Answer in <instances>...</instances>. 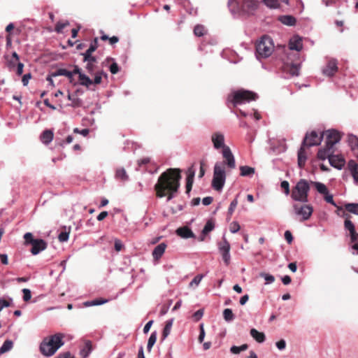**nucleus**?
<instances>
[{
  "label": "nucleus",
  "instance_id": "f3484780",
  "mask_svg": "<svg viewBox=\"0 0 358 358\" xmlns=\"http://www.w3.org/2000/svg\"><path fill=\"white\" fill-rule=\"evenodd\" d=\"M348 169L353 178L354 182L358 185V164L354 160H350L348 163Z\"/></svg>",
  "mask_w": 358,
  "mask_h": 358
},
{
  "label": "nucleus",
  "instance_id": "5701e85b",
  "mask_svg": "<svg viewBox=\"0 0 358 358\" xmlns=\"http://www.w3.org/2000/svg\"><path fill=\"white\" fill-rule=\"evenodd\" d=\"M250 336L258 343H262L265 341L266 336L263 332L258 331L256 329H250Z\"/></svg>",
  "mask_w": 358,
  "mask_h": 358
},
{
  "label": "nucleus",
  "instance_id": "2f4dec72",
  "mask_svg": "<svg viewBox=\"0 0 358 358\" xmlns=\"http://www.w3.org/2000/svg\"><path fill=\"white\" fill-rule=\"evenodd\" d=\"M68 99L71 101V103L69 104V106H71L73 108H78L81 106L82 105V100L81 99L71 95L69 92L68 94Z\"/></svg>",
  "mask_w": 358,
  "mask_h": 358
},
{
  "label": "nucleus",
  "instance_id": "b1692460",
  "mask_svg": "<svg viewBox=\"0 0 358 358\" xmlns=\"http://www.w3.org/2000/svg\"><path fill=\"white\" fill-rule=\"evenodd\" d=\"M54 134L51 130H45L41 135V141L43 143L48 145L53 139Z\"/></svg>",
  "mask_w": 358,
  "mask_h": 358
},
{
  "label": "nucleus",
  "instance_id": "c9c22d12",
  "mask_svg": "<svg viewBox=\"0 0 358 358\" xmlns=\"http://www.w3.org/2000/svg\"><path fill=\"white\" fill-rule=\"evenodd\" d=\"M79 82L80 84L83 86L90 87V86L93 84L92 80L85 73L80 74L79 76Z\"/></svg>",
  "mask_w": 358,
  "mask_h": 358
},
{
  "label": "nucleus",
  "instance_id": "13d9d810",
  "mask_svg": "<svg viewBox=\"0 0 358 358\" xmlns=\"http://www.w3.org/2000/svg\"><path fill=\"white\" fill-rule=\"evenodd\" d=\"M323 196H324V199L327 203H329L334 206H337V204L334 201L333 195L329 194V192H328L327 194H324Z\"/></svg>",
  "mask_w": 358,
  "mask_h": 358
},
{
  "label": "nucleus",
  "instance_id": "393cba45",
  "mask_svg": "<svg viewBox=\"0 0 358 358\" xmlns=\"http://www.w3.org/2000/svg\"><path fill=\"white\" fill-rule=\"evenodd\" d=\"M278 20L283 24L287 26H294L296 24V18L292 15H281L278 17Z\"/></svg>",
  "mask_w": 358,
  "mask_h": 358
},
{
  "label": "nucleus",
  "instance_id": "2eb2a0df",
  "mask_svg": "<svg viewBox=\"0 0 358 358\" xmlns=\"http://www.w3.org/2000/svg\"><path fill=\"white\" fill-rule=\"evenodd\" d=\"M211 140L213 143V146L215 149L222 148L224 147H227L224 145V136L220 132H216L213 134L211 136Z\"/></svg>",
  "mask_w": 358,
  "mask_h": 358
},
{
  "label": "nucleus",
  "instance_id": "aec40b11",
  "mask_svg": "<svg viewBox=\"0 0 358 358\" xmlns=\"http://www.w3.org/2000/svg\"><path fill=\"white\" fill-rule=\"evenodd\" d=\"M195 175V171L193 167H190L188 169L187 172V183H186V193L189 194L192 189L194 177Z\"/></svg>",
  "mask_w": 358,
  "mask_h": 358
},
{
  "label": "nucleus",
  "instance_id": "052dcab7",
  "mask_svg": "<svg viewBox=\"0 0 358 358\" xmlns=\"http://www.w3.org/2000/svg\"><path fill=\"white\" fill-rule=\"evenodd\" d=\"M203 315V310L199 309L193 314L192 317L194 321L198 322L199 320H200L202 318Z\"/></svg>",
  "mask_w": 358,
  "mask_h": 358
},
{
  "label": "nucleus",
  "instance_id": "e2e57ef3",
  "mask_svg": "<svg viewBox=\"0 0 358 358\" xmlns=\"http://www.w3.org/2000/svg\"><path fill=\"white\" fill-rule=\"evenodd\" d=\"M280 187L284 189L285 194L286 195L289 194L290 189H289V184L287 180H284L281 182Z\"/></svg>",
  "mask_w": 358,
  "mask_h": 358
},
{
  "label": "nucleus",
  "instance_id": "39448f33",
  "mask_svg": "<svg viewBox=\"0 0 358 358\" xmlns=\"http://www.w3.org/2000/svg\"><path fill=\"white\" fill-rule=\"evenodd\" d=\"M225 181L226 171L224 163L217 162L214 166L212 187L215 190L220 192L224 187Z\"/></svg>",
  "mask_w": 358,
  "mask_h": 358
},
{
  "label": "nucleus",
  "instance_id": "c03bdc74",
  "mask_svg": "<svg viewBox=\"0 0 358 358\" xmlns=\"http://www.w3.org/2000/svg\"><path fill=\"white\" fill-rule=\"evenodd\" d=\"M194 34L197 36H203L206 34L205 27L201 24L196 25L194 29Z\"/></svg>",
  "mask_w": 358,
  "mask_h": 358
},
{
  "label": "nucleus",
  "instance_id": "1a4fd4ad",
  "mask_svg": "<svg viewBox=\"0 0 358 358\" xmlns=\"http://www.w3.org/2000/svg\"><path fill=\"white\" fill-rule=\"evenodd\" d=\"M324 134L319 135L316 131H312L306 133L303 141V145L312 147L320 144Z\"/></svg>",
  "mask_w": 358,
  "mask_h": 358
},
{
  "label": "nucleus",
  "instance_id": "6e6d98bb",
  "mask_svg": "<svg viewBox=\"0 0 358 358\" xmlns=\"http://www.w3.org/2000/svg\"><path fill=\"white\" fill-rule=\"evenodd\" d=\"M220 252L222 257V259H223L225 265L228 266L230 264V260H231L230 252Z\"/></svg>",
  "mask_w": 358,
  "mask_h": 358
},
{
  "label": "nucleus",
  "instance_id": "a19ab883",
  "mask_svg": "<svg viewBox=\"0 0 358 358\" xmlns=\"http://www.w3.org/2000/svg\"><path fill=\"white\" fill-rule=\"evenodd\" d=\"M248 348V344H243L241 346L233 345L230 348V352L232 354L237 355V354H239L241 352L246 350Z\"/></svg>",
  "mask_w": 358,
  "mask_h": 358
},
{
  "label": "nucleus",
  "instance_id": "6ab92c4d",
  "mask_svg": "<svg viewBox=\"0 0 358 358\" xmlns=\"http://www.w3.org/2000/svg\"><path fill=\"white\" fill-rule=\"evenodd\" d=\"M329 162L331 166L338 170H341L345 165V160L343 159L334 155L329 157Z\"/></svg>",
  "mask_w": 358,
  "mask_h": 358
},
{
  "label": "nucleus",
  "instance_id": "69168bd1",
  "mask_svg": "<svg viewBox=\"0 0 358 358\" xmlns=\"http://www.w3.org/2000/svg\"><path fill=\"white\" fill-rule=\"evenodd\" d=\"M69 238V234L67 232H61L58 236V238L60 242L67 241Z\"/></svg>",
  "mask_w": 358,
  "mask_h": 358
},
{
  "label": "nucleus",
  "instance_id": "c85d7f7f",
  "mask_svg": "<svg viewBox=\"0 0 358 358\" xmlns=\"http://www.w3.org/2000/svg\"><path fill=\"white\" fill-rule=\"evenodd\" d=\"M173 320H174L171 318L166 322V324L162 331V340H165L170 334L173 324Z\"/></svg>",
  "mask_w": 358,
  "mask_h": 358
},
{
  "label": "nucleus",
  "instance_id": "4be33fe9",
  "mask_svg": "<svg viewBox=\"0 0 358 358\" xmlns=\"http://www.w3.org/2000/svg\"><path fill=\"white\" fill-rule=\"evenodd\" d=\"M177 234L184 238L194 237L192 231L187 227H180L176 230Z\"/></svg>",
  "mask_w": 358,
  "mask_h": 358
},
{
  "label": "nucleus",
  "instance_id": "7ed1b4c3",
  "mask_svg": "<svg viewBox=\"0 0 358 358\" xmlns=\"http://www.w3.org/2000/svg\"><path fill=\"white\" fill-rule=\"evenodd\" d=\"M310 182L305 179H300L293 187L291 198L295 201L306 203L308 201Z\"/></svg>",
  "mask_w": 358,
  "mask_h": 358
},
{
  "label": "nucleus",
  "instance_id": "338daca9",
  "mask_svg": "<svg viewBox=\"0 0 358 358\" xmlns=\"http://www.w3.org/2000/svg\"><path fill=\"white\" fill-rule=\"evenodd\" d=\"M276 347L280 350H283L286 348V342L284 339H281L275 343Z\"/></svg>",
  "mask_w": 358,
  "mask_h": 358
},
{
  "label": "nucleus",
  "instance_id": "8fccbe9b",
  "mask_svg": "<svg viewBox=\"0 0 358 358\" xmlns=\"http://www.w3.org/2000/svg\"><path fill=\"white\" fill-rule=\"evenodd\" d=\"M84 62H87V65H86V70L87 71V72L90 74H92L94 69H95V63L96 62H91L90 60H83Z\"/></svg>",
  "mask_w": 358,
  "mask_h": 358
},
{
  "label": "nucleus",
  "instance_id": "ea45409f",
  "mask_svg": "<svg viewBox=\"0 0 358 358\" xmlns=\"http://www.w3.org/2000/svg\"><path fill=\"white\" fill-rule=\"evenodd\" d=\"M223 317L226 322H230L234 320L235 315L231 309L226 308L223 311Z\"/></svg>",
  "mask_w": 358,
  "mask_h": 358
},
{
  "label": "nucleus",
  "instance_id": "72a5a7b5",
  "mask_svg": "<svg viewBox=\"0 0 358 358\" xmlns=\"http://www.w3.org/2000/svg\"><path fill=\"white\" fill-rule=\"evenodd\" d=\"M344 208L348 213L358 215V203H345Z\"/></svg>",
  "mask_w": 358,
  "mask_h": 358
},
{
  "label": "nucleus",
  "instance_id": "c756f323",
  "mask_svg": "<svg viewBox=\"0 0 358 358\" xmlns=\"http://www.w3.org/2000/svg\"><path fill=\"white\" fill-rule=\"evenodd\" d=\"M92 350V343L88 341L85 342L83 348L80 350V355L83 358H87L91 353Z\"/></svg>",
  "mask_w": 358,
  "mask_h": 358
},
{
  "label": "nucleus",
  "instance_id": "7c9ffc66",
  "mask_svg": "<svg viewBox=\"0 0 358 358\" xmlns=\"http://www.w3.org/2000/svg\"><path fill=\"white\" fill-rule=\"evenodd\" d=\"M342 217L345 218L344 222V227L346 230H348L349 232H353L355 231V227L352 221H350L349 218V215L343 212V214L341 215Z\"/></svg>",
  "mask_w": 358,
  "mask_h": 358
},
{
  "label": "nucleus",
  "instance_id": "dca6fc26",
  "mask_svg": "<svg viewBox=\"0 0 358 358\" xmlns=\"http://www.w3.org/2000/svg\"><path fill=\"white\" fill-rule=\"evenodd\" d=\"M289 48L290 50L300 51L303 48L302 38L298 35L292 36L289 41Z\"/></svg>",
  "mask_w": 358,
  "mask_h": 358
},
{
  "label": "nucleus",
  "instance_id": "cd10ccee",
  "mask_svg": "<svg viewBox=\"0 0 358 358\" xmlns=\"http://www.w3.org/2000/svg\"><path fill=\"white\" fill-rule=\"evenodd\" d=\"M310 183L312 184L315 187L316 190L320 194H322V195L327 194L329 190L324 184H323L320 182H313V181H310Z\"/></svg>",
  "mask_w": 358,
  "mask_h": 358
},
{
  "label": "nucleus",
  "instance_id": "412c9836",
  "mask_svg": "<svg viewBox=\"0 0 358 358\" xmlns=\"http://www.w3.org/2000/svg\"><path fill=\"white\" fill-rule=\"evenodd\" d=\"M334 153V149L327 147L326 145L324 148L319 150L317 152V157L322 160H324L327 158L329 159V157Z\"/></svg>",
  "mask_w": 358,
  "mask_h": 358
},
{
  "label": "nucleus",
  "instance_id": "6e6552de",
  "mask_svg": "<svg viewBox=\"0 0 358 358\" xmlns=\"http://www.w3.org/2000/svg\"><path fill=\"white\" fill-rule=\"evenodd\" d=\"M292 207L295 215L301 217V221L309 220L313 213V206L306 203L302 205L294 203Z\"/></svg>",
  "mask_w": 358,
  "mask_h": 358
},
{
  "label": "nucleus",
  "instance_id": "bb28decb",
  "mask_svg": "<svg viewBox=\"0 0 358 358\" xmlns=\"http://www.w3.org/2000/svg\"><path fill=\"white\" fill-rule=\"evenodd\" d=\"M240 171V175L243 177H252L255 173V169L248 166H241Z\"/></svg>",
  "mask_w": 358,
  "mask_h": 358
},
{
  "label": "nucleus",
  "instance_id": "a878e982",
  "mask_svg": "<svg viewBox=\"0 0 358 358\" xmlns=\"http://www.w3.org/2000/svg\"><path fill=\"white\" fill-rule=\"evenodd\" d=\"M303 146L302 145L298 151V165L301 169L304 167L307 159L306 152Z\"/></svg>",
  "mask_w": 358,
  "mask_h": 358
},
{
  "label": "nucleus",
  "instance_id": "4c0bfd02",
  "mask_svg": "<svg viewBox=\"0 0 358 358\" xmlns=\"http://www.w3.org/2000/svg\"><path fill=\"white\" fill-rule=\"evenodd\" d=\"M157 338V332L156 331L152 332V334H150V336L148 338V345H147V350L148 352L151 351L153 345L156 343Z\"/></svg>",
  "mask_w": 358,
  "mask_h": 358
},
{
  "label": "nucleus",
  "instance_id": "f03ea898",
  "mask_svg": "<svg viewBox=\"0 0 358 358\" xmlns=\"http://www.w3.org/2000/svg\"><path fill=\"white\" fill-rule=\"evenodd\" d=\"M64 335L61 333L45 338L40 345L41 353L46 357L53 355L64 344Z\"/></svg>",
  "mask_w": 358,
  "mask_h": 358
},
{
  "label": "nucleus",
  "instance_id": "864d4df0",
  "mask_svg": "<svg viewBox=\"0 0 358 358\" xmlns=\"http://www.w3.org/2000/svg\"><path fill=\"white\" fill-rule=\"evenodd\" d=\"M13 302L12 298H9L8 300L4 299H0V311L4 308L9 307Z\"/></svg>",
  "mask_w": 358,
  "mask_h": 358
},
{
  "label": "nucleus",
  "instance_id": "58836bf2",
  "mask_svg": "<svg viewBox=\"0 0 358 358\" xmlns=\"http://www.w3.org/2000/svg\"><path fill=\"white\" fill-rule=\"evenodd\" d=\"M13 341L10 340H6L1 347L0 348V354H3L9 350H10L13 348Z\"/></svg>",
  "mask_w": 358,
  "mask_h": 358
},
{
  "label": "nucleus",
  "instance_id": "423d86ee",
  "mask_svg": "<svg viewBox=\"0 0 358 358\" xmlns=\"http://www.w3.org/2000/svg\"><path fill=\"white\" fill-rule=\"evenodd\" d=\"M274 50L272 38L268 36H263L256 44V54L258 58H267Z\"/></svg>",
  "mask_w": 358,
  "mask_h": 358
},
{
  "label": "nucleus",
  "instance_id": "e433bc0d",
  "mask_svg": "<svg viewBox=\"0 0 358 358\" xmlns=\"http://www.w3.org/2000/svg\"><path fill=\"white\" fill-rule=\"evenodd\" d=\"M214 228H215L214 222L212 220H208L201 231L202 235L203 236L207 235L208 233L212 231L214 229Z\"/></svg>",
  "mask_w": 358,
  "mask_h": 358
},
{
  "label": "nucleus",
  "instance_id": "f704fd0d",
  "mask_svg": "<svg viewBox=\"0 0 358 358\" xmlns=\"http://www.w3.org/2000/svg\"><path fill=\"white\" fill-rule=\"evenodd\" d=\"M218 249L220 252H230L231 245L225 236H223L222 242L218 243Z\"/></svg>",
  "mask_w": 358,
  "mask_h": 358
},
{
  "label": "nucleus",
  "instance_id": "680f3d73",
  "mask_svg": "<svg viewBox=\"0 0 358 358\" xmlns=\"http://www.w3.org/2000/svg\"><path fill=\"white\" fill-rule=\"evenodd\" d=\"M22 292H23V300L24 301H29L31 298V293L30 289L24 288L22 289Z\"/></svg>",
  "mask_w": 358,
  "mask_h": 358
},
{
  "label": "nucleus",
  "instance_id": "4d7b16f0",
  "mask_svg": "<svg viewBox=\"0 0 358 358\" xmlns=\"http://www.w3.org/2000/svg\"><path fill=\"white\" fill-rule=\"evenodd\" d=\"M239 230H240V225L237 222L234 221L230 224L229 231L232 234H235V233L238 232Z\"/></svg>",
  "mask_w": 358,
  "mask_h": 358
},
{
  "label": "nucleus",
  "instance_id": "0eeeda50",
  "mask_svg": "<svg viewBox=\"0 0 358 358\" xmlns=\"http://www.w3.org/2000/svg\"><path fill=\"white\" fill-rule=\"evenodd\" d=\"M257 98V94L244 90H239L233 92L228 98V101L231 102L234 106L244 104L250 101L255 100Z\"/></svg>",
  "mask_w": 358,
  "mask_h": 358
},
{
  "label": "nucleus",
  "instance_id": "5fc2aeb1",
  "mask_svg": "<svg viewBox=\"0 0 358 358\" xmlns=\"http://www.w3.org/2000/svg\"><path fill=\"white\" fill-rule=\"evenodd\" d=\"M24 243L26 245L30 244L31 245L34 243V241L36 239L33 238V235L30 232H27L24 235Z\"/></svg>",
  "mask_w": 358,
  "mask_h": 358
},
{
  "label": "nucleus",
  "instance_id": "603ef678",
  "mask_svg": "<svg viewBox=\"0 0 358 358\" xmlns=\"http://www.w3.org/2000/svg\"><path fill=\"white\" fill-rule=\"evenodd\" d=\"M238 199L235 198L230 203L229 209H228V215L231 216L234 213L237 205H238Z\"/></svg>",
  "mask_w": 358,
  "mask_h": 358
},
{
  "label": "nucleus",
  "instance_id": "09e8293b",
  "mask_svg": "<svg viewBox=\"0 0 358 358\" xmlns=\"http://www.w3.org/2000/svg\"><path fill=\"white\" fill-rule=\"evenodd\" d=\"M69 24V22L66 21V22H59L56 24L55 30L57 33H62L63 29Z\"/></svg>",
  "mask_w": 358,
  "mask_h": 358
},
{
  "label": "nucleus",
  "instance_id": "20e7f679",
  "mask_svg": "<svg viewBox=\"0 0 358 358\" xmlns=\"http://www.w3.org/2000/svg\"><path fill=\"white\" fill-rule=\"evenodd\" d=\"M258 3L255 0H243L241 6L234 0H229L228 6L232 13H243L252 14L257 8Z\"/></svg>",
  "mask_w": 358,
  "mask_h": 358
},
{
  "label": "nucleus",
  "instance_id": "9d476101",
  "mask_svg": "<svg viewBox=\"0 0 358 358\" xmlns=\"http://www.w3.org/2000/svg\"><path fill=\"white\" fill-rule=\"evenodd\" d=\"M325 145L334 149V146L341 141V135L336 130H328L325 133Z\"/></svg>",
  "mask_w": 358,
  "mask_h": 358
},
{
  "label": "nucleus",
  "instance_id": "de8ad7c7",
  "mask_svg": "<svg viewBox=\"0 0 358 358\" xmlns=\"http://www.w3.org/2000/svg\"><path fill=\"white\" fill-rule=\"evenodd\" d=\"M300 64H292L289 73L292 76H298L299 75Z\"/></svg>",
  "mask_w": 358,
  "mask_h": 358
},
{
  "label": "nucleus",
  "instance_id": "3c124183",
  "mask_svg": "<svg viewBox=\"0 0 358 358\" xmlns=\"http://www.w3.org/2000/svg\"><path fill=\"white\" fill-rule=\"evenodd\" d=\"M260 276L264 278L266 284L267 285L273 283L275 280L274 276L268 273H260Z\"/></svg>",
  "mask_w": 358,
  "mask_h": 358
},
{
  "label": "nucleus",
  "instance_id": "774afa93",
  "mask_svg": "<svg viewBox=\"0 0 358 358\" xmlns=\"http://www.w3.org/2000/svg\"><path fill=\"white\" fill-rule=\"evenodd\" d=\"M56 358H75L69 352H66L59 355Z\"/></svg>",
  "mask_w": 358,
  "mask_h": 358
},
{
  "label": "nucleus",
  "instance_id": "a18cd8bd",
  "mask_svg": "<svg viewBox=\"0 0 358 358\" xmlns=\"http://www.w3.org/2000/svg\"><path fill=\"white\" fill-rule=\"evenodd\" d=\"M263 2L269 8H278L280 6L278 0H263Z\"/></svg>",
  "mask_w": 358,
  "mask_h": 358
},
{
  "label": "nucleus",
  "instance_id": "473e14b6",
  "mask_svg": "<svg viewBox=\"0 0 358 358\" xmlns=\"http://www.w3.org/2000/svg\"><path fill=\"white\" fill-rule=\"evenodd\" d=\"M52 76H64L71 80L73 78V73L66 70V69H59L56 71L52 73Z\"/></svg>",
  "mask_w": 358,
  "mask_h": 358
},
{
  "label": "nucleus",
  "instance_id": "a211bd4d",
  "mask_svg": "<svg viewBox=\"0 0 358 358\" xmlns=\"http://www.w3.org/2000/svg\"><path fill=\"white\" fill-rule=\"evenodd\" d=\"M166 247L167 245L164 243H161L157 245L152 252L153 259L157 261L159 260L164 255Z\"/></svg>",
  "mask_w": 358,
  "mask_h": 358
},
{
  "label": "nucleus",
  "instance_id": "9b49d317",
  "mask_svg": "<svg viewBox=\"0 0 358 358\" xmlns=\"http://www.w3.org/2000/svg\"><path fill=\"white\" fill-rule=\"evenodd\" d=\"M222 156L225 159V162H224V165L226 164L230 169H235V158L229 147H224V149L222 150Z\"/></svg>",
  "mask_w": 358,
  "mask_h": 358
},
{
  "label": "nucleus",
  "instance_id": "49530a36",
  "mask_svg": "<svg viewBox=\"0 0 358 358\" xmlns=\"http://www.w3.org/2000/svg\"><path fill=\"white\" fill-rule=\"evenodd\" d=\"M106 76V74L103 71H100L96 73L94 80H92L94 84L99 85L102 81V76Z\"/></svg>",
  "mask_w": 358,
  "mask_h": 358
},
{
  "label": "nucleus",
  "instance_id": "bf43d9fd",
  "mask_svg": "<svg viewBox=\"0 0 358 358\" xmlns=\"http://www.w3.org/2000/svg\"><path fill=\"white\" fill-rule=\"evenodd\" d=\"M203 278V275H196L189 283V286L192 287L194 285L198 286Z\"/></svg>",
  "mask_w": 358,
  "mask_h": 358
},
{
  "label": "nucleus",
  "instance_id": "4468645a",
  "mask_svg": "<svg viewBox=\"0 0 358 358\" xmlns=\"http://www.w3.org/2000/svg\"><path fill=\"white\" fill-rule=\"evenodd\" d=\"M32 248L31 249V252L34 255H36L41 252L43 251L47 248L46 242L41 238H37L36 241H34V243L31 244Z\"/></svg>",
  "mask_w": 358,
  "mask_h": 358
},
{
  "label": "nucleus",
  "instance_id": "37998d69",
  "mask_svg": "<svg viewBox=\"0 0 358 358\" xmlns=\"http://www.w3.org/2000/svg\"><path fill=\"white\" fill-rule=\"evenodd\" d=\"M348 143L352 150L358 148V138L355 135H349Z\"/></svg>",
  "mask_w": 358,
  "mask_h": 358
},
{
  "label": "nucleus",
  "instance_id": "0e129e2a",
  "mask_svg": "<svg viewBox=\"0 0 358 358\" xmlns=\"http://www.w3.org/2000/svg\"><path fill=\"white\" fill-rule=\"evenodd\" d=\"M114 247H115V250L117 252H120L123 248L124 245H123L122 242L120 239H115V240Z\"/></svg>",
  "mask_w": 358,
  "mask_h": 358
},
{
  "label": "nucleus",
  "instance_id": "ddd939ff",
  "mask_svg": "<svg viewBox=\"0 0 358 358\" xmlns=\"http://www.w3.org/2000/svg\"><path fill=\"white\" fill-rule=\"evenodd\" d=\"M337 61L334 59H330L327 66L322 69V73L327 76H333L338 71Z\"/></svg>",
  "mask_w": 358,
  "mask_h": 358
},
{
  "label": "nucleus",
  "instance_id": "f8f14e48",
  "mask_svg": "<svg viewBox=\"0 0 358 358\" xmlns=\"http://www.w3.org/2000/svg\"><path fill=\"white\" fill-rule=\"evenodd\" d=\"M98 39L96 38L94 41L90 44L89 48L83 53L82 55L83 56V60H90L91 62H97V59L95 57L92 56V54L94 52L97 47H98Z\"/></svg>",
  "mask_w": 358,
  "mask_h": 358
},
{
  "label": "nucleus",
  "instance_id": "f257e3e1",
  "mask_svg": "<svg viewBox=\"0 0 358 358\" xmlns=\"http://www.w3.org/2000/svg\"><path fill=\"white\" fill-rule=\"evenodd\" d=\"M180 179V169H169L162 173L155 185L157 196L159 198L166 196V201H171L178 192Z\"/></svg>",
  "mask_w": 358,
  "mask_h": 358
},
{
  "label": "nucleus",
  "instance_id": "79ce46f5",
  "mask_svg": "<svg viewBox=\"0 0 358 358\" xmlns=\"http://www.w3.org/2000/svg\"><path fill=\"white\" fill-rule=\"evenodd\" d=\"M115 176L117 178L123 181H126L129 179L127 172L123 168L119 169L116 171Z\"/></svg>",
  "mask_w": 358,
  "mask_h": 358
}]
</instances>
